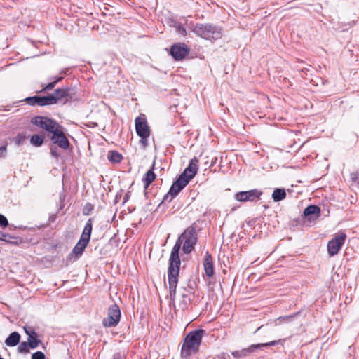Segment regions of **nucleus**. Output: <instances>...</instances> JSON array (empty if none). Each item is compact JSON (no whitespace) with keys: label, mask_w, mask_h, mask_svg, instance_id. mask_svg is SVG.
Masks as SVG:
<instances>
[{"label":"nucleus","mask_w":359,"mask_h":359,"mask_svg":"<svg viewBox=\"0 0 359 359\" xmlns=\"http://www.w3.org/2000/svg\"><path fill=\"white\" fill-rule=\"evenodd\" d=\"M29 346L28 344V343L27 342H22L19 346H18V351L20 352V353H27L29 352Z\"/></svg>","instance_id":"c85d7f7f"},{"label":"nucleus","mask_w":359,"mask_h":359,"mask_svg":"<svg viewBox=\"0 0 359 359\" xmlns=\"http://www.w3.org/2000/svg\"><path fill=\"white\" fill-rule=\"evenodd\" d=\"M93 210V206L90 203H87L83 208V213L84 215H88L91 210Z\"/></svg>","instance_id":"2f4dec72"},{"label":"nucleus","mask_w":359,"mask_h":359,"mask_svg":"<svg viewBox=\"0 0 359 359\" xmlns=\"http://www.w3.org/2000/svg\"><path fill=\"white\" fill-rule=\"evenodd\" d=\"M320 213V208L316 205H311L306 208L304 210V217L313 215V217H318Z\"/></svg>","instance_id":"6ab92c4d"},{"label":"nucleus","mask_w":359,"mask_h":359,"mask_svg":"<svg viewBox=\"0 0 359 359\" xmlns=\"http://www.w3.org/2000/svg\"><path fill=\"white\" fill-rule=\"evenodd\" d=\"M7 152V143L0 147V158H4Z\"/></svg>","instance_id":"72a5a7b5"},{"label":"nucleus","mask_w":359,"mask_h":359,"mask_svg":"<svg viewBox=\"0 0 359 359\" xmlns=\"http://www.w3.org/2000/svg\"><path fill=\"white\" fill-rule=\"evenodd\" d=\"M176 30L180 34L184 36L187 34L186 29L181 25H177L176 26Z\"/></svg>","instance_id":"7c9ffc66"},{"label":"nucleus","mask_w":359,"mask_h":359,"mask_svg":"<svg viewBox=\"0 0 359 359\" xmlns=\"http://www.w3.org/2000/svg\"><path fill=\"white\" fill-rule=\"evenodd\" d=\"M55 100V104L60 101H64V102L68 100L69 97V88H57L55 90L54 93L49 95Z\"/></svg>","instance_id":"4468645a"},{"label":"nucleus","mask_w":359,"mask_h":359,"mask_svg":"<svg viewBox=\"0 0 359 359\" xmlns=\"http://www.w3.org/2000/svg\"><path fill=\"white\" fill-rule=\"evenodd\" d=\"M37 334L34 330H31V334L28 337V344L31 348H36L40 342L36 339Z\"/></svg>","instance_id":"4be33fe9"},{"label":"nucleus","mask_w":359,"mask_h":359,"mask_svg":"<svg viewBox=\"0 0 359 359\" xmlns=\"http://www.w3.org/2000/svg\"><path fill=\"white\" fill-rule=\"evenodd\" d=\"M120 357H121L120 353H116L114 355V359H119Z\"/></svg>","instance_id":"58836bf2"},{"label":"nucleus","mask_w":359,"mask_h":359,"mask_svg":"<svg viewBox=\"0 0 359 359\" xmlns=\"http://www.w3.org/2000/svg\"><path fill=\"white\" fill-rule=\"evenodd\" d=\"M25 332L29 336V334H31V331H29L27 329L25 328Z\"/></svg>","instance_id":"ea45409f"},{"label":"nucleus","mask_w":359,"mask_h":359,"mask_svg":"<svg viewBox=\"0 0 359 359\" xmlns=\"http://www.w3.org/2000/svg\"><path fill=\"white\" fill-rule=\"evenodd\" d=\"M189 47L182 43L174 44L170 48V55L175 60L184 59L189 53Z\"/></svg>","instance_id":"f8f14e48"},{"label":"nucleus","mask_w":359,"mask_h":359,"mask_svg":"<svg viewBox=\"0 0 359 359\" xmlns=\"http://www.w3.org/2000/svg\"><path fill=\"white\" fill-rule=\"evenodd\" d=\"M204 270L206 276L211 277L214 274L213 259L211 255L206 252L203 262Z\"/></svg>","instance_id":"dca6fc26"},{"label":"nucleus","mask_w":359,"mask_h":359,"mask_svg":"<svg viewBox=\"0 0 359 359\" xmlns=\"http://www.w3.org/2000/svg\"><path fill=\"white\" fill-rule=\"evenodd\" d=\"M87 245H88L81 243L80 241H79L78 243L74 246V248H73L72 252L75 254L76 257L81 256L83 254Z\"/></svg>","instance_id":"5701e85b"},{"label":"nucleus","mask_w":359,"mask_h":359,"mask_svg":"<svg viewBox=\"0 0 359 359\" xmlns=\"http://www.w3.org/2000/svg\"><path fill=\"white\" fill-rule=\"evenodd\" d=\"M262 327H263V325H262V326L259 327L256 330V331H255V332H258V331H259V330H261Z\"/></svg>","instance_id":"a19ab883"},{"label":"nucleus","mask_w":359,"mask_h":359,"mask_svg":"<svg viewBox=\"0 0 359 359\" xmlns=\"http://www.w3.org/2000/svg\"><path fill=\"white\" fill-rule=\"evenodd\" d=\"M0 241L18 245L22 243V238L20 237L12 236L8 233H4L0 231Z\"/></svg>","instance_id":"a211bd4d"},{"label":"nucleus","mask_w":359,"mask_h":359,"mask_svg":"<svg viewBox=\"0 0 359 359\" xmlns=\"http://www.w3.org/2000/svg\"><path fill=\"white\" fill-rule=\"evenodd\" d=\"M285 340V339H279V340L271 341L267 342V343L252 344V345H250L248 348H243V349L239 350V351H235L232 352V355L233 357L238 358L245 357L247 355H249L252 353L255 352V351L260 349L262 347H268V346H275V345L279 344L283 345Z\"/></svg>","instance_id":"39448f33"},{"label":"nucleus","mask_w":359,"mask_h":359,"mask_svg":"<svg viewBox=\"0 0 359 359\" xmlns=\"http://www.w3.org/2000/svg\"><path fill=\"white\" fill-rule=\"evenodd\" d=\"M20 339V335L17 332H13L8 337V338L5 340V344L8 346H16Z\"/></svg>","instance_id":"aec40b11"},{"label":"nucleus","mask_w":359,"mask_h":359,"mask_svg":"<svg viewBox=\"0 0 359 359\" xmlns=\"http://www.w3.org/2000/svg\"><path fill=\"white\" fill-rule=\"evenodd\" d=\"M121 319V310L116 304L111 305L107 310V317L102 320V325L105 327H116Z\"/></svg>","instance_id":"423d86ee"},{"label":"nucleus","mask_w":359,"mask_h":359,"mask_svg":"<svg viewBox=\"0 0 359 359\" xmlns=\"http://www.w3.org/2000/svg\"><path fill=\"white\" fill-rule=\"evenodd\" d=\"M346 238V233H340L336 234L334 237L328 242L327 252L330 256H334L339 252V251L344 244Z\"/></svg>","instance_id":"6e6552de"},{"label":"nucleus","mask_w":359,"mask_h":359,"mask_svg":"<svg viewBox=\"0 0 359 359\" xmlns=\"http://www.w3.org/2000/svg\"><path fill=\"white\" fill-rule=\"evenodd\" d=\"M50 153H51L53 156H54L55 158H58L59 154H58V151H57V149L56 147H51Z\"/></svg>","instance_id":"f704fd0d"},{"label":"nucleus","mask_w":359,"mask_h":359,"mask_svg":"<svg viewBox=\"0 0 359 359\" xmlns=\"http://www.w3.org/2000/svg\"><path fill=\"white\" fill-rule=\"evenodd\" d=\"M197 241L196 231L192 228L187 229L178 238L174 245L169 258L168 280L170 299L174 300L178 283L180 267L181 264L179 252L182 245V250L189 254L194 249Z\"/></svg>","instance_id":"f257e3e1"},{"label":"nucleus","mask_w":359,"mask_h":359,"mask_svg":"<svg viewBox=\"0 0 359 359\" xmlns=\"http://www.w3.org/2000/svg\"><path fill=\"white\" fill-rule=\"evenodd\" d=\"M123 157L121 154L116 151H111L108 155V159L113 163H119L121 161Z\"/></svg>","instance_id":"b1692460"},{"label":"nucleus","mask_w":359,"mask_h":359,"mask_svg":"<svg viewBox=\"0 0 359 359\" xmlns=\"http://www.w3.org/2000/svg\"><path fill=\"white\" fill-rule=\"evenodd\" d=\"M183 299L180 302V306L183 309H187L190 303V298L187 297L186 294L182 295Z\"/></svg>","instance_id":"cd10ccee"},{"label":"nucleus","mask_w":359,"mask_h":359,"mask_svg":"<svg viewBox=\"0 0 359 359\" xmlns=\"http://www.w3.org/2000/svg\"><path fill=\"white\" fill-rule=\"evenodd\" d=\"M44 141V137L41 135H34L31 137L30 142L35 147H40Z\"/></svg>","instance_id":"393cba45"},{"label":"nucleus","mask_w":359,"mask_h":359,"mask_svg":"<svg viewBox=\"0 0 359 359\" xmlns=\"http://www.w3.org/2000/svg\"><path fill=\"white\" fill-rule=\"evenodd\" d=\"M130 198V194L129 192L126 193L123 197V203H125L128 201V200Z\"/></svg>","instance_id":"e433bc0d"},{"label":"nucleus","mask_w":359,"mask_h":359,"mask_svg":"<svg viewBox=\"0 0 359 359\" xmlns=\"http://www.w3.org/2000/svg\"><path fill=\"white\" fill-rule=\"evenodd\" d=\"M155 166V162L153 163L151 167L147 172L145 173L144 176L142 178V181L144 184V188L147 189L156 179V175L154 172Z\"/></svg>","instance_id":"f3484780"},{"label":"nucleus","mask_w":359,"mask_h":359,"mask_svg":"<svg viewBox=\"0 0 359 359\" xmlns=\"http://www.w3.org/2000/svg\"><path fill=\"white\" fill-rule=\"evenodd\" d=\"M31 123L51 134L50 140L53 144L65 150L69 148L70 143L63 131V127L55 120L46 116H35L32 118Z\"/></svg>","instance_id":"f03ea898"},{"label":"nucleus","mask_w":359,"mask_h":359,"mask_svg":"<svg viewBox=\"0 0 359 359\" xmlns=\"http://www.w3.org/2000/svg\"><path fill=\"white\" fill-rule=\"evenodd\" d=\"M198 163V159L196 157L193 158L190 161L188 167L184 169L183 172L179 177H180L181 178H182L184 180H187L188 183H189V181L191 179H193L197 173Z\"/></svg>","instance_id":"ddd939ff"},{"label":"nucleus","mask_w":359,"mask_h":359,"mask_svg":"<svg viewBox=\"0 0 359 359\" xmlns=\"http://www.w3.org/2000/svg\"><path fill=\"white\" fill-rule=\"evenodd\" d=\"M24 101L29 105L47 106L55 104V98L48 96H32L28 97Z\"/></svg>","instance_id":"9d476101"},{"label":"nucleus","mask_w":359,"mask_h":359,"mask_svg":"<svg viewBox=\"0 0 359 359\" xmlns=\"http://www.w3.org/2000/svg\"><path fill=\"white\" fill-rule=\"evenodd\" d=\"M21 137L20 135H18L16 137V139H15V142L18 145H20V142H21Z\"/></svg>","instance_id":"4c0bfd02"},{"label":"nucleus","mask_w":359,"mask_h":359,"mask_svg":"<svg viewBox=\"0 0 359 359\" xmlns=\"http://www.w3.org/2000/svg\"><path fill=\"white\" fill-rule=\"evenodd\" d=\"M62 79V77L60 76V77H57V79H55V81L49 83L48 84H47L46 86H44V88L41 90V92H43V91H46V90H52L55 86V85L59 82Z\"/></svg>","instance_id":"bb28decb"},{"label":"nucleus","mask_w":359,"mask_h":359,"mask_svg":"<svg viewBox=\"0 0 359 359\" xmlns=\"http://www.w3.org/2000/svg\"><path fill=\"white\" fill-rule=\"evenodd\" d=\"M286 197V192L284 189L277 188L272 194V198L275 202L280 201Z\"/></svg>","instance_id":"412c9836"},{"label":"nucleus","mask_w":359,"mask_h":359,"mask_svg":"<svg viewBox=\"0 0 359 359\" xmlns=\"http://www.w3.org/2000/svg\"><path fill=\"white\" fill-rule=\"evenodd\" d=\"M32 359H45V355L41 351H37L32 355Z\"/></svg>","instance_id":"473e14b6"},{"label":"nucleus","mask_w":359,"mask_h":359,"mask_svg":"<svg viewBox=\"0 0 359 359\" xmlns=\"http://www.w3.org/2000/svg\"><path fill=\"white\" fill-rule=\"evenodd\" d=\"M192 31L197 36L206 40H217L222 36V29L209 23H197Z\"/></svg>","instance_id":"20e7f679"},{"label":"nucleus","mask_w":359,"mask_h":359,"mask_svg":"<svg viewBox=\"0 0 359 359\" xmlns=\"http://www.w3.org/2000/svg\"><path fill=\"white\" fill-rule=\"evenodd\" d=\"M203 332V330H195L186 336L181 349L182 358L187 359L198 351Z\"/></svg>","instance_id":"7ed1b4c3"},{"label":"nucleus","mask_w":359,"mask_h":359,"mask_svg":"<svg viewBox=\"0 0 359 359\" xmlns=\"http://www.w3.org/2000/svg\"><path fill=\"white\" fill-rule=\"evenodd\" d=\"M93 229V219L89 218L83 230L79 241L86 245L88 244Z\"/></svg>","instance_id":"2eb2a0df"},{"label":"nucleus","mask_w":359,"mask_h":359,"mask_svg":"<svg viewBox=\"0 0 359 359\" xmlns=\"http://www.w3.org/2000/svg\"><path fill=\"white\" fill-rule=\"evenodd\" d=\"M262 192L257 189L240 191L236 194L235 199L240 202L254 201L259 198Z\"/></svg>","instance_id":"9b49d317"},{"label":"nucleus","mask_w":359,"mask_h":359,"mask_svg":"<svg viewBox=\"0 0 359 359\" xmlns=\"http://www.w3.org/2000/svg\"><path fill=\"white\" fill-rule=\"evenodd\" d=\"M297 313H296L295 316H297ZM294 316H294H282V317L279 318V320H284V321H290Z\"/></svg>","instance_id":"c9c22d12"},{"label":"nucleus","mask_w":359,"mask_h":359,"mask_svg":"<svg viewBox=\"0 0 359 359\" xmlns=\"http://www.w3.org/2000/svg\"><path fill=\"white\" fill-rule=\"evenodd\" d=\"M137 134L141 137L140 142L145 144L150 135L149 128L144 118L137 117L135 121Z\"/></svg>","instance_id":"1a4fd4ad"},{"label":"nucleus","mask_w":359,"mask_h":359,"mask_svg":"<svg viewBox=\"0 0 359 359\" xmlns=\"http://www.w3.org/2000/svg\"><path fill=\"white\" fill-rule=\"evenodd\" d=\"M8 225V219L5 216L0 214V226L6 228Z\"/></svg>","instance_id":"c756f323"},{"label":"nucleus","mask_w":359,"mask_h":359,"mask_svg":"<svg viewBox=\"0 0 359 359\" xmlns=\"http://www.w3.org/2000/svg\"><path fill=\"white\" fill-rule=\"evenodd\" d=\"M351 186L354 188H359V172H353L350 174Z\"/></svg>","instance_id":"a878e982"},{"label":"nucleus","mask_w":359,"mask_h":359,"mask_svg":"<svg viewBox=\"0 0 359 359\" xmlns=\"http://www.w3.org/2000/svg\"><path fill=\"white\" fill-rule=\"evenodd\" d=\"M188 184V181L179 177L173 182L169 191L164 196L163 202L171 201Z\"/></svg>","instance_id":"0eeeda50"}]
</instances>
